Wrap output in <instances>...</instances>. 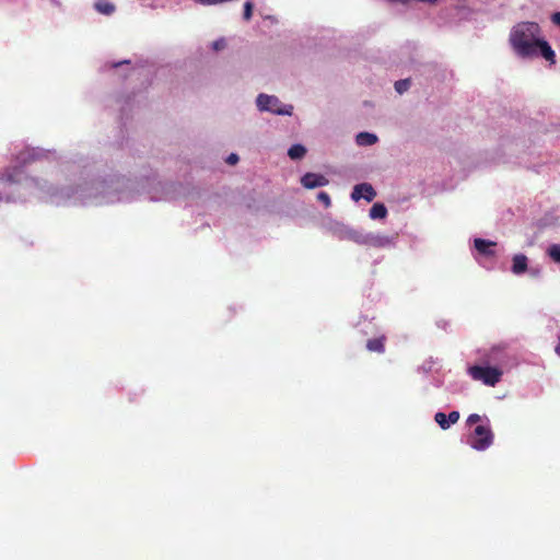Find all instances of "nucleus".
I'll return each instance as SVG.
<instances>
[{
	"instance_id": "f03ea898",
	"label": "nucleus",
	"mask_w": 560,
	"mask_h": 560,
	"mask_svg": "<svg viewBox=\"0 0 560 560\" xmlns=\"http://www.w3.org/2000/svg\"><path fill=\"white\" fill-rule=\"evenodd\" d=\"M509 43L518 59L532 61L541 58L550 66L557 62L556 51L536 22L525 21L515 24L510 31Z\"/></svg>"
},
{
	"instance_id": "5701e85b",
	"label": "nucleus",
	"mask_w": 560,
	"mask_h": 560,
	"mask_svg": "<svg viewBox=\"0 0 560 560\" xmlns=\"http://www.w3.org/2000/svg\"><path fill=\"white\" fill-rule=\"evenodd\" d=\"M466 422H467V424H468V425H474V424H476V423H478V422H480V423H481V422H483V421L481 420V417H480L479 415H477V413H471V415L467 418V421H466Z\"/></svg>"
},
{
	"instance_id": "4be33fe9",
	"label": "nucleus",
	"mask_w": 560,
	"mask_h": 560,
	"mask_svg": "<svg viewBox=\"0 0 560 560\" xmlns=\"http://www.w3.org/2000/svg\"><path fill=\"white\" fill-rule=\"evenodd\" d=\"M253 3L250 1H246L244 4V19L248 21L252 18Z\"/></svg>"
},
{
	"instance_id": "aec40b11",
	"label": "nucleus",
	"mask_w": 560,
	"mask_h": 560,
	"mask_svg": "<svg viewBox=\"0 0 560 560\" xmlns=\"http://www.w3.org/2000/svg\"><path fill=\"white\" fill-rule=\"evenodd\" d=\"M211 47L214 51H220L226 47V40L224 38H219L211 44Z\"/></svg>"
},
{
	"instance_id": "2eb2a0df",
	"label": "nucleus",
	"mask_w": 560,
	"mask_h": 560,
	"mask_svg": "<svg viewBox=\"0 0 560 560\" xmlns=\"http://www.w3.org/2000/svg\"><path fill=\"white\" fill-rule=\"evenodd\" d=\"M306 154V148L302 144H293L288 150V155L291 160H301Z\"/></svg>"
},
{
	"instance_id": "a211bd4d",
	"label": "nucleus",
	"mask_w": 560,
	"mask_h": 560,
	"mask_svg": "<svg viewBox=\"0 0 560 560\" xmlns=\"http://www.w3.org/2000/svg\"><path fill=\"white\" fill-rule=\"evenodd\" d=\"M548 255L555 262H560V245H551L548 249Z\"/></svg>"
},
{
	"instance_id": "393cba45",
	"label": "nucleus",
	"mask_w": 560,
	"mask_h": 560,
	"mask_svg": "<svg viewBox=\"0 0 560 560\" xmlns=\"http://www.w3.org/2000/svg\"><path fill=\"white\" fill-rule=\"evenodd\" d=\"M551 20L556 25H560V12H555L551 16Z\"/></svg>"
},
{
	"instance_id": "39448f33",
	"label": "nucleus",
	"mask_w": 560,
	"mask_h": 560,
	"mask_svg": "<svg viewBox=\"0 0 560 560\" xmlns=\"http://www.w3.org/2000/svg\"><path fill=\"white\" fill-rule=\"evenodd\" d=\"M256 106L259 112H267L273 115L291 116L293 114V106L291 104H283L276 95L258 94Z\"/></svg>"
},
{
	"instance_id": "a878e982",
	"label": "nucleus",
	"mask_w": 560,
	"mask_h": 560,
	"mask_svg": "<svg viewBox=\"0 0 560 560\" xmlns=\"http://www.w3.org/2000/svg\"><path fill=\"white\" fill-rule=\"evenodd\" d=\"M529 273L533 276V277H537L539 275V269L537 268H530L529 269Z\"/></svg>"
},
{
	"instance_id": "20e7f679",
	"label": "nucleus",
	"mask_w": 560,
	"mask_h": 560,
	"mask_svg": "<svg viewBox=\"0 0 560 560\" xmlns=\"http://www.w3.org/2000/svg\"><path fill=\"white\" fill-rule=\"evenodd\" d=\"M468 375L486 386L494 387L502 378L503 369L483 364L471 365L467 369Z\"/></svg>"
},
{
	"instance_id": "7ed1b4c3",
	"label": "nucleus",
	"mask_w": 560,
	"mask_h": 560,
	"mask_svg": "<svg viewBox=\"0 0 560 560\" xmlns=\"http://www.w3.org/2000/svg\"><path fill=\"white\" fill-rule=\"evenodd\" d=\"M336 234L340 240H350L357 244L376 248L392 247L396 240L395 236L380 233H362L343 225L336 230Z\"/></svg>"
},
{
	"instance_id": "1a4fd4ad",
	"label": "nucleus",
	"mask_w": 560,
	"mask_h": 560,
	"mask_svg": "<svg viewBox=\"0 0 560 560\" xmlns=\"http://www.w3.org/2000/svg\"><path fill=\"white\" fill-rule=\"evenodd\" d=\"M328 179L324 175L316 173H306L301 178V184L306 189L323 187L328 185Z\"/></svg>"
},
{
	"instance_id": "f257e3e1",
	"label": "nucleus",
	"mask_w": 560,
	"mask_h": 560,
	"mask_svg": "<svg viewBox=\"0 0 560 560\" xmlns=\"http://www.w3.org/2000/svg\"><path fill=\"white\" fill-rule=\"evenodd\" d=\"M77 189L70 186H47L46 180L24 176L20 167L0 176V201H26L34 196L55 206H102L135 199L136 183L118 175L85 180L80 176Z\"/></svg>"
},
{
	"instance_id": "f3484780",
	"label": "nucleus",
	"mask_w": 560,
	"mask_h": 560,
	"mask_svg": "<svg viewBox=\"0 0 560 560\" xmlns=\"http://www.w3.org/2000/svg\"><path fill=\"white\" fill-rule=\"evenodd\" d=\"M366 348L370 351L382 353L384 351V339L383 338L371 339L368 341Z\"/></svg>"
},
{
	"instance_id": "412c9836",
	"label": "nucleus",
	"mask_w": 560,
	"mask_h": 560,
	"mask_svg": "<svg viewBox=\"0 0 560 560\" xmlns=\"http://www.w3.org/2000/svg\"><path fill=\"white\" fill-rule=\"evenodd\" d=\"M317 199L319 201H322L326 208H328L330 206V197L327 192L325 191H320L318 195H317Z\"/></svg>"
},
{
	"instance_id": "dca6fc26",
	"label": "nucleus",
	"mask_w": 560,
	"mask_h": 560,
	"mask_svg": "<svg viewBox=\"0 0 560 560\" xmlns=\"http://www.w3.org/2000/svg\"><path fill=\"white\" fill-rule=\"evenodd\" d=\"M369 215L372 220L384 219L387 215V209L383 203H374Z\"/></svg>"
},
{
	"instance_id": "9b49d317",
	"label": "nucleus",
	"mask_w": 560,
	"mask_h": 560,
	"mask_svg": "<svg viewBox=\"0 0 560 560\" xmlns=\"http://www.w3.org/2000/svg\"><path fill=\"white\" fill-rule=\"evenodd\" d=\"M458 419H459L458 411H451L448 415H445L444 412H436L434 416L435 422L443 430L450 429L452 424H455L458 421Z\"/></svg>"
},
{
	"instance_id": "423d86ee",
	"label": "nucleus",
	"mask_w": 560,
	"mask_h": 560,
	"mask_svg": "<svg viewBox=\"0 0 560 560\" xmlns=\"http://www.w3.org/2000/svg\"><path fill=\"white\" fill-rule=\"evenodd\" d=\"M493 439L494 435L491 425L489 420L486 419L483 422L476 425L469 438V443L474 450L483 452L492 445Z\"/></svg>"
},
{
	"instance_id": "6e6552de",
	"label": "nucleus",
	"mask_w": 560,
	"mask_h": 560,
	"mask_svg": "<svg viewBox=\"0 0 560 560\" xmlns=\"http://www.w3.org/2000/svg\"><path fill=\"white\" fill-rule=\"evenodd\" d=\"M376 196V191L373 186L368 183L358 184L353 187L351 192V198L354 201H359L360 199H364L368 202L372 201Z\"/></svg>"
},
{
	"instance_id": "b1692460",
	"label": "nucleus",
	"mask_w": 560,
	"mask_h": 560,
	"mask_svg": "<svg viewBox=\"0 0 560 560\" xmlns=\"http://www.w3.org/2000/svg\"><path fill=\"white\" fill-rule=\"evenodd\" d=\"M240 158L236 153H231L228 155L225 162L230 165H235L238 162Z\"/></svg>"
},
{
	"instance_id": "9d476101",
	"label": "nucleus",
	"mask_w": 560,
	"mask_h": 560,
	"mask_svg": "<svg viewBox=\"0 0 560 560\" xmlns=\"http://www.w3.org/2000/svg\"><path fill=\"white\" fill-rule=\"evenodd\" d=\"M474 246L478 255L483 257H493L495 255V246L497 243L485 240V238H475Z\"/></svg>"
},
{
	"instance_id": "0eeeda50",
	"label": "nucleus",
	"mask_w": 560,
	"mask_h": 560,
	"mask_svg": "<svg viewBox=\"0 0 560 560\" xmlns=\"http://www.w3.org/2000/svg\"><path fill=\"white\" fill-rule=\"evenodd\" d=\"M55 153L39 148H27L16 156L18 163L26 164L40 159H52Z\"/></svg>"
},
{
	"instance_id": "bb28decb",
	"label": "nucleus",
	"mask_w": 560,
	"mask_h": 560,
	"mask_svg": "<svg viewBox=\"0 0 560 560\" xmlns=\"http://www.w3.org/2000/svg\"><path fill=\"white\" fill-rule=\"evenodd\" d=\"M150 199H151V200H160V199H163V197H159V196H156V195H151V196H150Z\"/></svg>"
},
{
	"instance_id": "ddd939ff",
	"label": "nucleus",
	"mask_w": 560,
	"mask_h": 560,
	"mask_svg": "<svg viewBox=\"0 0 560 560\" xmlns=\"http://www.w3.org/2000/svg\"><path fill=\"white\" fill-rule=\"evenodd\" d=\"M527 270V257L523 254H517L513 257L512 272L514 275H522Z\"/></svg>"
},
{
	"instance_id": "f8f14e48",
	"label": "nucleus",
	"mask_w": 560,
	"mask_h": 560,
	"mask_svg": "<svg viewBox=\"0 0 560 560\" xmlns=\"http://www.w3.org/2000/svg\"><path fill=\"white\" fill-rule=\"evenodd\" d=\"M378 141L375 133L362 131L355 136V143L359 147H371Z\"/></svg>"
},
{
	"instance_id": "6ab92c4d",
	"label": "nucleus",
	"mask_w": 560,
	"mask_h": 560,
	"mask_svg": "<svg viewBox=\"0 0 560 560\" xmlns=\"http://www.w3.org/2000/svg\"><path fill=\"white\" fill-rule=\"evenodd\" d=\"M410 86V81L409 80H399L395 83V90L399 93V94H402L404 92H406Z\"/></svg>"
},
{
	"instance_id": "4468645a",
	"label": "nucleus",
	"mask_w": 560,
	"mask_h": 560,
	"mask_svg": "<svg viewBox=\"0 0 560 560\" xmlns=\"http://www.w3.org/2000/svg\"><path fill=\"white\" fill-rule=\"evenodd\" d=\"M95 10L104 15H110L115 12V5L107 0H98L94 3Z\"/></svg>"
},
{
	"instance_id": "cd10ccee",
	"label": "nucleus",
	"mask_w": 560,
	"mask_h": 560,
	"mask_svg": "<svg viewBox=\"0 0 560 560\" xmlns=\"http://www.w3.org/2000/svg\"><path fill=\"white\" fill-rule=\"evenodd\" d=\"M555 352L560 355V342L555 346Z\"/></svg>"
}]
</instances>
